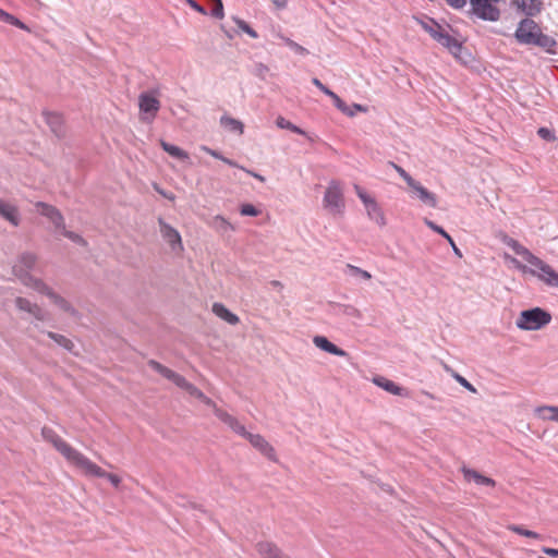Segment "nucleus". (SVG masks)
<instances>
[{"mask_svg": "<svg viewBox=\"0 0 558 558\" xmlns=\"http://www.w3.org/2000/svg\"><path fill=\"white\" fill-rule=\"evenodd\" d=\"M514 36L520 44L524 45H535L543 48L555 46V40L544 35L539 26L530 19H524L519 23Z\"/></svg>", "mask_w": 558, "mask_h": 558, "instance_id": "obj_1", "label": "nucleus"}, {"mask_svg": "<svg viewBox=\"0 0 558 558\" xmlns=\"http://www.w3.org/2000/svg\"><path fill=\"white\" fill-rule=\"evenodd\" d=\"M43 438L50 442L54 449L66 460V462L76 469L81 460L84 458V453L72 447L69 442L62 439L52 428H41Z\"/></svg>", "mask_w": 558, "mask_h": 558, "instance_id": "obj_2", "label": "nucleus"}, {"mask_svg": "<svg viewBox=\"0 0 558 558\" xmlns=\"http://www.w3.org/2000/svg\"><path fill=\"white\" fill-rule=\"evenodd\" d=\"M38 257L33 253H24L19 256L15 264L13 265V275L16 279L26 288L36 290V282L44 281L43 279L35 277L31 274L37 264Z\"/></svg>", "mask_w": 558, "mask_h": 558, "instance_id": "obj_3", "label": "nucleus"}, {"mask_svg": "<svg viewBox=\"0 0 558 558\" xmlns=\"http://www.w3.org/2000/svg\"><path fill=\"white\" fill-rule=\"evenodd\" d=\"M551 320V315L541 307L523 311L517 320V327L522 330H538Z\"/></svg>", "mask_w": 558, "mask_h": 558, "instance_id": "obj_4", "label": "nucleus"}, {"mask_svg": "<svg viewBox=\"0 0 558 558\" xmlns=\"http://www.w3.org/2000/svg\"><path fill=\"white\" fill-rule=\"evenodd\" d=\"M502 0H470V12L476 17L496 22L500 17L499 2Z\"/></svg>", "mask_w": 558, "mask_h": 558, "instance_id": "obj_5", "label": "nucleus"}, {"mask_svg": "<svg viewBox=\"0 0 558 558\" xmlns=\"http://www.w3.org/2000/svg\"><path fill=\"white\" fill-rule=\"evenodd\" d=\"M76 470L80 471L84 476L89 477H105L107 478L114 487H119L121 484V477L113 473L106 472L101 466L93 462L88 457L84 456L81 460Z\"/></svg>", "mask_w": 558, "mask_h": 558, "instance_id": "obj_6", "label": "nucleus"}, {"mask_svg": "<svg viewBox=\"0 0 558 558\" xmlns=\"http://www.w3.org/2000/svg\"><path fill=\"white\" fill-rule=\"evenodd\" d=\"M533 267L529 272L537 277L541 281L549 287L558 288V272L547 263L535 256L530 263Z\"/></svg>", "mask_w": 558, "mask_h": 558, "instance_id": "obj_7", "label": "nucleus"}, {"mask_svg": "<svg viewBox=\"0 0 558 558\" xmlns=\"http://www.w3.org/2000/svg\"><path fill=\"white\" fill-rule=\"evenodd\" d=\"M324 206L332 213L341 214L344 208L342 186L338 181H331L325 192Z\"/></svg>", "mask_w": 558, "mask_h": 558, "instance_id": "obj_8", "label": "nucleus"}, {"mask_svg": "<svg viewBox=\"0 0 558 558\" xmlns=\"http://www.w3.org/2000/svg\"><path fill=\"white\" fill-rule=\"evenodd\" d=\"M36 292L39 294H43L47 296L53 305H56L60 311L70 314L75 315V310L71 305V303L64 299L62 295L57 293L48 283L45 281H37L36 282Z\"/></svg>", "mask_w": 558, "mask_h": 558, "instance_id": "obj_9", "label": "nucleus"}, {"mask_svg": "<svg viewBox=\"0 0 558 558\" xmlns=\"http://www.w3.org/2000/svg\"><path fill=\"white\" fill-rule=\"evenodd\" d=\"M14 304L17 311L28 314L37 322H46L48 313L38 304L24 296H16Z\"/></svg>", "mask_w": 558, "mask_h": 558, "instance_id": "obj_10", "label": "nucleus"}, {"mask_svg": "<svg viewBox=\"0 0 558 558\" xmlns=\"http://www.w3.org/2000/svg\"><path fill=\"white\" fill-rule=\"evenodd\" d=\"M160 234L162 239L168 243L170 250L181 255L184 251L182 238L177 229L166 223L162 219H159Z\"/></svg>", "mask_w": 558, "mask_h": 558, "instance_id": "obj_11", "label": "nucleus"}, {"mask_svg": "<svg viewBox=\"0 0 558 558\" xmlns=\"http://www.w3.org/2000/svg\"><path fill=\"white\" fill-rule=\"evenodd\" d=\"M244 438L267 459L274 462L278 461L275 448L262 435L247 432Z\"/></svg>", "mask_w": 558, "mask_h": 558, "instance_id": "obj_12", "label": "nucleus"}, {"mask_svg": "<svg viewBox=\"0 0 558 558\" xmlns=\"http://www.w3.org/2000/svg\"><path fill=\"white\" fill-rule=\"evenodd\" d=\"M138 107L141 113L154 119L160 109V101L153 93H142L138 97Z\"/></svg>", "mask_w": 558, "mask_h": 558, "instance_id": "obj_13", "label": "nucleus"}, {"mask_svg": "<svg viewBox=\"0 0 558 558\" xmlns=\"http://www.w3.org/2000/svg\"><path fill=\"white\" fill-rule=\"evenodd\" d=\"M36 207H37L38 211L43 216L47 217L54 225V227L57 229L64 230L63 216L56 207H53L52 205L43 203V202L36 203Z\"/></svg>", "mask_w": 558, "mask_h": 558, "instance_id": "obj_14", "label": "nucleus"}, {"mask_svg": "<svg viewBox=\"0 0 558 558\" xmlns=\"http://www.w3.org/2000/svg\"><path fill=\"white\" fill-rule=\"evenodd\" d=\"M354 190L359 196V198L362 201V203L364 204L366 210H367V214L369 217H373V216H379L381 218V220H384V214L380 209V207L378 206L377 202L375 201V198H373L371 195H368L360 185L355 184L354 185Z\"/></svg>", "mask_w": 558, "mask_h": 558, "instance_id": "obj_15", "label": "nucleus"}, {"mask_svg": "<svg viewBox=\"0 0 558 558\" xmlns=\"http://www.w3.org/2000/svg\"><path fill=\"white\" fill-rule=\"evenodd\" d=\"M216 416L226 425H228L235 434L244 437L247 433L244 425H242L238 418L229 414L222 409H216Z\"/></svg>", "mask_w": 558, "mask_h": 558, "instance_id": "obj_16", "label": "nucleus"}, {"mask_svg": "<svg viewBox=\"0 0 558 558\" xmlns=\"http://www.w3.org/2000/svg\"><path fill=\"white\" fill-rule=\"evenodd\" d=\"M409 187L423 204L433 208L437 206V198L435 194L425 189L420 182L414 181Z\"/></svg>", "mask_w": 558, "mask_h": 558, "instance_id": "obj_17", "label": "nucleus"}, {"mask_svg": "<svg viewBox=\"0 0 558 558\" xmlns=\"http://www.w3.org/2000/svg\"><path fill=\"white\" fill-rule=\"evenodd\" d=\"M148 365L154 371L158 372L161 376H163L165 378L171 380L175 386L179 387L181 384H183V379H184L183 376H181L180 374L173 372L172 369L163 366L159 362H157L155 360H150L148 362Z\"/></svg>", "mask_w": 558, "mask_h": 558, "instance_id": "obj_18", "label": "nucleus"}, {"mask_svg": "<svg viewBox=\"0 0 558 558\" xmlns=\"http://www.w3.org/2000/svg\"><path fill=\"white\" fill-rule=\"evenodd\" d=\"M512 4L522 13L533 16L541 12L542 0H512Z\"/></svg>", "mask_w": 558, "mask_h": 558, "instance_id": "obj_19", "label": "nucleus"}, {"mask_svg": "<svg viewBox=\"0 0 558 558\" xmlns=\"http://www.w3.org/2000/svg\"><path fill=\"white\" fill-rule=\"evenodd\" d=\"M314 344L319 348L323 351H326L330 354L337 355V356H347L348 353L338 348L336 344L331 343L326 337L324 336H315L313 338Z\"/></svg>", "mask_w": 558, "mask_h": 558, "instance_id": "obj_20", "label": "nucleus"}, {"mask_svg": "<svg viewBox=\"0 0 558 558\" xmlns=\"http://www.w3.org/2000/svg\"><path fill=\"white\" fill-rule=\"evenodd\" d=\"M437 41L446 47L453 56H458L462 50V45L446 31L441 33Z\"/></svg>", "mask_w": 558, "mask_h": 558, "instance_id": "obj_21", "label": "nucleus"}, {"mask_svg": "<svg viewBox=\"0 0 558 558\" xmlns=\"http://www.w3.org/2000/svg\"><path fill=\"white\" fill-rule=\"evenodd\" d=\"M0 216L11 222L13 226H19V210L15 206L0 199Z\"/></svg>", "mask_w": 558, "mask_h": 558, "instance_id": "obj_22", "label": "nucleus"}, {"mask_svg": "<svg viewBox=\"0 0 558 558\" xmlns=\"http://www.w3.org/2000/svg\"><path fill=\"white\" fill-rule=\"evenodd\" d=\"M213 313L230 325H236L240 322L239 317L231 313L222 303H214Z\"/></svg>", "mask_w": 558, "mask_h": 558, "instance_id": "obj_23", "label": "nucleus"}, {"mask_svg": "<svg viewBox=\"0 0 558 558\" xmlns=\"http://www.w3.org/2000/svg\"><path fill=\"white\" fill-rule=\"evenodd\" d=\"M463 475L466 481H469V482L473 481L478 485H486V486H492V487H494L496 485V482L493 478L484 476L475 470L464 468Z\"/></svg>", "mask_w": 558, "mask_h": 558, "instance_id": "obj_24", "label": "nucleus"}, {"mask_svg": "<svg viewBox=\"0 0 558 558\" xmlns=\"http://www.w3.org/2000/svg\"><path fill=\"white\" fill-rule=\"evenodd\" d=\"M373 383L376 386L383 388L384 390H386L395 396H400L402 393V388L386 377L376 376L373 378Z\"/></svg>", "mask_w": 558, "mask_h": 558, "instance_id": "obj_25", "label": "nucleus"}, {"mask_svg": "<svg viewBox=\"0 0 558 558\" xmlns=\"http://www.w3.org/2000/svg\"><path fill=\"white\" fill-rule=\"evenodd\" d=\"M535 414L544 421L558 422V407L556 405H542L535 409Z\"/></svg>", "mask_w": 558, "mask_h": 558, "instance_id": "obj_26", "label": "nucleus"}, {"mask_svg": "<svg viewBox=\"0 0 558 558\" xmlns=\"http://www.w3.org/2000/svg\"><path fill=\"white\" fill-rule=\"evenodd\" d=\"M507 245L518 255L522 256L529 264L535 258V255L531 253L526 247L520 244L517 240L509 239Z\"/></svg>", "mask_w": 558, "mask_h": 558, "instance_id": "obj_27", "label": "nucleus"}, {"mask_svg": "<svg viewBox=\"0 0 558 558\" xmlns=\"http://www.w3.org/2000/svg\"><path fill=\"white\" fill-rule=\"evenodd\" d=\"M426 226L428 228H430L433 231L439 233L440 235H442L444 238H447V241L449 242V244L451 245L454 254L459 257H462V253L461 251L458 248V246L456 245L453 239L439 226H437L436 223H434L433 221L428 220V219H425L424 220Z\"/></svg>", "mask_w": 558, "mask_h": 558, "instance_id": "obj_28", "label": "nucleus"}, {"mask_svg": "<svg viewBox=\"0 0 558 558\" xmlns=\"http://www.w3.org/2000/svg\"><path fill=\"white\" fill-rule=\"evenodd\" d=\"M421 26L436 41L438 40L441 33L445 31L438 23L429 19L428 21H421Z\"/></svg>", "mask_w": 558, "mask_h": 558, "instance_id": "obj_29", "label": "nucleus"}, {"mask_svg": "<svg viewBox=\"0 0 558 558\" xmlns=\"http://www.w3.org/2000/svg\"><path fill=\"white\" fill-rule=\"evenodd\" d=\"M160 145L162 149L167 151L170 156L180 160L189 159V154L185 150L181 149L180 147L169 144L165 141H161Z\"/></svg>", "mask_w": 558, "mask_h": 558, "instance_id": "obj_30", "label": "nucleus"}, {"mask_svg": "<svg viewBox=\"0 0 558 558\" xmlns=\"http://www.w3.org/2000/svg\"><path fill=\"white\" fill-rule=\"evenodd\" d=\"M313 84L318 87L324 94H326L327 96H329L336 104V106L342 110L343 112L345 111V107H344V104L342 102V100L339 98L338 95H336L333 92H331L328 87H326L318 78H313L312 80Z\"/></svg>", "mask_w": 558, "mask_h": 558, "instance_id": "obj_31", "label": "nucleus"}, {"mask_svg": "<svg viewBox=\"0 0 558 558\" xmlns=\"http://www.w3.org/2000/svg\"><path fill=\"white\" fill-rule=\"evenodd\" d=\"M46 121L50 125L53 133L60 136L63 133V121L58 113H47Z\"/></svg>", "mask_w": 558, "mask_h": 558, "instance_id": "obj_32", "label": "nucleus"}, {"mask_svg": "<svg viewBox=\"0 0 558 558\" xmlns=\"http://www.w3.org/2000/svg\"><path fill=\"white\" fill-rule=\"evenodd\" d=\"M220 123L222 126L229 129L232 132H236L238 134H243L244 132L243 123L234 118L223 116L220 119Z\"/></svg>", "mask_w": 558, "mask_h": 558, "instance_id": "obj_33", "label": "nucleus"}, {"mask_svg": "<svg viewBox=\"0 0 558 558\" xmlns=\"http://www.w3.org/2000/svg\"><path fill=\"white\" fill-rule=\"evenodd\" d=\"M0 20L2 22H5L8 24H11L13 26H16L23 31H26V32H29V28L27 27V25H25L22 21H20L17 17H15L14 15L5 12L4 10H2L0 8Z\"/></svg>", "mask_w": 558, "mask_h": 558, "instance_id": "obj_34", "label": "nucleus"}, {"mask_svg": "<svg viewBox=\"0 0 558 558\" xmlns=\"http://www.w3.org/2000/svg\"><path fill=\"white\" fill-rule=\"evenodd\" d=\"M47 335L56 343H58L59 345H61L62 348H64V349H66L69 351H71L73 349V347H74V343L69 338H66L63 335L56 333V332H52V331H48Z\"/></svg>", "mask_w": 558, "mask_h": 558, "instance_id": "obj_35", "label": "nucleus"}, {"mask_svg": "<svg viewBox=\"0 0 558 558\" xmlns=\"http://www.w3.org/2000/svg\"><path fill=\"white\" fill-rule=\"evenodd\" d=\"M276 124L278 128L280 129H287V130H290L291 132L293 133H296V134H301V135H306V132L303 131L302 129H300L299 126L294 125L293 123H291L290 121L286 120L283 117L279 116L277 119H276Z\"/></svg>", "mask_w": 558, "mask_h": 558, "instance_id": "obj_36", "label": "nucleus"}, {"mask_svg": "<svg viewBox=\"0 0 558 558\" xmlns=\"http://www.w3.org/2000/svg\"><path fill=\"white\" fill-rule=\"evenodd\" d=\"M199 149L202 151H205L206 154L210 155L211 157L223 161L225 163H227L231 167H239L233 160L223 157L219 151L214 150V149L209 148L208 146L202 145L199 147Z\"/></svg>", "mask_w": 558, "mask_h": 558, "instance_id": "obj_37", "label": "nucleus"}, {"mask_svg": "<svg viewBox=\"0 0 558 558\" xmlns=\"http://www.w3.org/2000/svg\"><path fill=\"white\" fill-rule=\"evenodd\" d=\"M508 530H510L519 535L525 536V537L535 538V539L541 538V535L538 533L531 531V530H526L520 525H515V524L508 525Z\"/></svg>", "mask_w": 558, "mask_h": 558, "instance_id": "obj_38", "label": "nucleus"}, {"mask_svg": "<svg viewBox=\"0 0 558 558\" xmlns=\"http://www.w3.org/2000/svg\"><path fill=\"white\" fill-rule=\"evenodd\" d=\"M232 20L235 23V25L239 27V29H241L243 33L247 34L252 38L258 37V34L256 33V31H254L245 21H243L239 17H233Z\"/></svg>", "mask_w": 558, "mask_h": 558, "instance_id": "obj_39", "label": "nucleus"}, {"mask_svg": "<svg viewBox=\"0 0 558 558\" xmlns=\"http://www.w3.org/2000/svg\"><path fill=\"white\" fill-rule=\"evenodd\" d=\"M179 388L184 389L190 396L198 400L203 398L204 393L197 387L189 383L185 378L183 379V384H181Z\"/></svg>", "mask_w": 558, "mask_h": 558, "instance_id": "obj_40", "label": "nucleus"}, {"mask_svg": "<svg viewBox=\"0 0 558 558\" xmlns=\"http://www.w3.org/2000/svg\"><path fill=\"white\" fill-rule=\"evenodd\" d=\"M347 269L352 276L361 277L364 280H369L372 278V275L367 270H364L354 265L348 264Z\"/></svg>", "mask_w": 558, "mask_h": 558, "instance_id": "obj_41", "label": "nucleus"}, {"mask_svg": "<svg viewBox=\"0 0 558 558\" xmlns=\"http://www.w3.org/2000/svg\"><path fill=\"white\" fill-rule=\"evenodd\" d=\"M281 39L284 41V44L287 46H289L296 53L302 54V56H305V54L308 53V50L306 48L302 47L301 45H299L298 43L293 41L292 39L283 37V36H281Z\"/></svg>", "mask_w": 558, "mask_h": 558, "instance_id": "obj_42", "label": "nucleus"}, {"mask_svg": "<svg viewBox=\"0 0 558 558\" xmlns=\"http://www.w3.org/2000/svg\"><path fill=\"white\" fill-rule=\"evenodd\" d=\"M392 168L398 172V174L407 182L410 186L415 180L400 166L395 162H390Z\"/></svg>", "mask_w": 558, "mask_h": 558, "instance_id": "obj_43", "label": "nucleus"}, {"mask_svg": "<svg viewBox=\"0 0 558 558\" xmlns=\"http://www.w3.org/2000/svg\"><path fill=\"white\" fill-rule=\"evenodd\" d=\"M214 7L211 10V15L217 19H223L225 11H223V4L221 0H213Z\"/></svg>", "mask_w": 558, "mask_h": 558, "instance_id": "obj_44", "label": "nucleus"}, {"mask_svg": "<svg viewBox=\"0 0 558 558\" xmlns=\"http://www.w3.org/2000/svg\"><path fill=\"white\" fill-rule=\"evenodd\" d=\"M62 231V234L70 239L71 241L77 243V244H81V245H86V241L78 234L72 232V231H68L65 228L64 230H61Z\"/></svg>", "mask_w": 558, "mask_h": 558, "instance_id": "obj_45", "label": "nucleus"}, {"mask_svg": "<svg viewBox=\"0 0 558 558\" xmlns=\"http://www.w3.org/2000/svg\"><path fill=\"white\" fill-rule=\"evenodd\" d=\"M241 215L243 216H258L259 210L255 208L252 204H244L241 206Z\"/></svg>", "mask_w": 558, "mask_h": 558, "instance_id": "obj_46", "label": "nucleus"}, {"mask_svg": "<svg viewBox=\"0 0 558 558\" xmlns=\"http://www.w3.org/2000/svg\"><path fill=\"white\" fill-rule=\"evenodd\" d=\"M453 377L456 378V380L462 385L464 388L469 389L470 391L472 392H475V388L464 378L462 377L461 375L459 374H454Z\"/></svg>", "mask_w": 558, "mask_h": 558, "instance_id": "obj_47", "label": "nucleus"}, {"mask_svg": "<svg viewBox=\"0 0 558 558\" xmlns=\"http://www.w3.org/2000/svg\"><path fill=\"white\" fill-rule=\"evenodd\" d=\"M446 2L451 8L460 10L465 7L468 0H446Z\"/></svg>", "mask_w": 558, "mask_h": 558, "instance_id": "obj_48", "label": "nucleus"}, {"mask_svg": "<svg viewBox=\"0 0 558 558\" xmlns=\"http://www.w3.org/2000/svg\"><path fill=\"white\" fill-rule=\"evenodd\" d=\"M185 1L196 12H198L203 15L207 14L206 10L202 5H199L195 0H185Z\"/></svg>", "mask_w": 558, "mask_h": 558, "instance_id": "obj_49", "label": "nucleus"}, {"mask_svg": "<svg viewBox=\"0 0 558 558\" xmlns=\"http://www.w3.org/2000/svg\"><path fill=\"white\" fill-rule=\"evenodd\" d=\"M207 407H210L214 410V413L216 414V409H219L217 404L207 396L203 395V398L199 399Z\"/></svg>", "mask_w": 558, "mask_h": 558, "instance_id": "obj_50", "label": "nucleus"}, {"mask_svg": "<svg viewBox=\"0 0 558 558\" xmlns=\"http://www.w3.org/2000/svg\"><path fill=\"white\" fill-rule=\"evenodd\" d=\"M542 551L550 557H558V549L551 547H543Z\"/></svg>", "mask_w": 558, "mask_h": 558, "instance_id": "obj_51", "label": "nucleus"}, {"mask_svg": "<svg viewBox=\"0 0 558 558\" xmlns=\"http://www.w3.org/2000/svg\"><path fill=\"white\" fill-rule=\"evenodd\" d=\"M242 170H244L247 174L254 177L255 179H257L258 181L260 182H265V177L252 171V170H248V169H245L243 167H240Z\"/></svg>", "mask_w": 558, "mask_h": 558, "instance_id": "obj_52", "label": "nucleus"}, {"mask_svg": "<svg viewBox=\"0 0 558 558\" xmlns=\"http://www.w3.org/2000/svg\"><path fill=\"white\" fill-rule=\"evenodd\" d=\"M215 220L220 223V227L223 229L231 228L230 223L221 216H216Z\"/></svg>", "mask_w": 558, "mask_h": 558, "instance_id": "obj_53", "label": "nucleus"}, {"mask_svg": "<svg viewBox=\"0 0 558 558\" xmlns=\"http://www.w3.org/2000/svg\"><path fill=\"white\" fill-rule=\"evenodd\" d=\"M538 135L542 136L543 138H546V140H550L551 138L550 131L548 129H545V128H541L538 130Z\"/></svg>", "mask_w": 558, "mask_h": 558, "instance_id": "obj_54", "label": "nucleus"}, {"mask_svg": "<svg viewBox=\"0 0 558 558\" xmlns=\"http://www.w3.org/2000/svg\"><path fill=\"white\" fill-rule=\"evenodd\" d=\"M278 9H284L287 7V0H271Z\"/></svg>", "mask_w": 558, "mask_h": 558, "instance_id": "obj_55", "label": "nucleus"}, {"mask_svg": "<svg viewBox=\"0 0 558 558\" xmlns=\"http://www.w3.org/2000/svg\"><path fill=\"white\" fill-rule=\"evenodd\" d=\"M157 191H158L162 196H165V197H167V198H169V199H171V201H173V199H174V196H173V195H168V194H166L165 192L159 191V190H157Z\"/></svg>", "mask_w": 558, "mask_h": 558, "instance_id": "obj_56", "label": "nucleus"}, {"mask_svg": "<svg viewBox=\"0 0 558 558\" xmlns=\"http://www.w3.org/2000/svg\"><path fill=\"white\" fill-rule=\"evenodd\" d=\"M514 262L517 263V267H518L519 269H521L522 271H527V269H526V267H525V266H523V265L519 264L515 259H514Z\"/></svg>", "mask_w": 558, "mask_h": 558, "instance_id": "obj_57", "label": "nucleus"}]
</instances>
